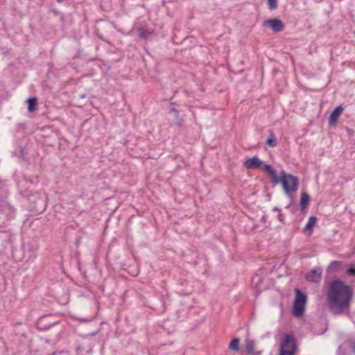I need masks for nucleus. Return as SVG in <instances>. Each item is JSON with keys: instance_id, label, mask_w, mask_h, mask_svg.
<instances>
[{"instance_id": "15", "label": "nucleus", "mask_w": 355, "mask_h": 355, "mask_svg": "<svg viewBox=\"0 0 355 355\" xmlns=\"http://www.w3.org/2000/svg\"><path fill=\"white\" fill-rule=\"evenodd\" d=\"M240 340L237 338H234L230 343L229 348L232 351H238L239 349Z\"/></svg>"}, {"instance_id": "22", "label": "nucleus", "mask_w": 355, "mask_h": 355, "mask_svg": "<svg viewBox=\"0 0 355 355\" xmlns=\"http://www.w3.org/2000/svg\"><path fill=\"white\" fill-rule=\"evenodd\" d=\"M171 111L174 113L175 116L177 117L178 116L179 112L175 107H171Z\"/></svg>"}, {"instance_id": "28", "label": "nucleus", "mask_w": 355, "mask_h": 355, "mask_svg": "<svg viewBox=\"0 0 355 355\" xmlns=\"http://www.w3.org/2000/svg\"><path fill=\"white\" fill-rule=\"evenodd\" d=\"M85 96V95H82L80 97L84 98Z\"/></svg>"}, {"instance_id": "6", "label": "nucleus", "mask_w": 355, "mask_h": 355, "mask_svg": "<svg viewBox=\"0 0 355 355\" xmlns=\"http://www.w3.org/2000/svg\"><path fill=\"white\" fill-rule=\"evenodd\" d=\"M305 279L307 282L313 283H318L322 279L321 268H313L305 275Z\"/></svg>"}, {"instance_id": "7", "label": "nucleus", "mask_w": 355, "mask_h": 355, "mask_svg": "<svg viewBox=\"0 0 355 355\" xmlns=\"http://www.w3.org/2000/svg\"><path fill=\"white\" fill-rule=\"evenodd\" d=\"M243 164L248 169L259 168L262 166V162L257 156H254L246 159Z\"/></svg>"}, {"instance_id": "25", "label": "nucleus", "mask_w": 355, "mask_h": 355, "mask_svg": "<svg viewBox=\"0 0 355 355\" xmlns=\"http://www.w3.org/2000/svg\"><path fill=\"white\" fill-rule=\"evenodd\" d=\"M256 279H259V275H254L253 277H252V281H255Z\"/></svg>"}, {"instance_id": "16", "label": "nucleus", "mask_w": 355, "mask_h": 355, "mask_svg": "<svg viewBox=\"0 0 355 355\" xmlns=\"http://www.w3.org/2000/svg\"><path fill=\"white\" fill-rule=\"evenodd\" d=\"M150 35V33L144 28L139 29V37L141 39L146 40Z\"/></svg>"}, {"instance_id": "19", "label": "nucleus", "mask_w": 355, "mask_h": 355, "mask_svg": "<svg viewBox=\"0 0 355 355\" xmlns=\"http://www.w3.org/2000/svg\"><path fill=\"white\" fill-rule=\"evenodd\" d=\"M261 167H263V169H264V170H265L268 173H270V172L273 170L272 167L270 165H269V164H263V163H262V166H261Z\"/></svg>"}, {"instance_id": "2", "label": "nucleus", "mask_w": 355, "mask_h": 355, "mask_svg": "<svg viewBox=\"0 0 355 355\" xmlns=\"http://www.w3.org/2000/svg\"><path fill=\"white\" fill-rule=\"evenodd\" d=\"M270 182L276 185L281 183L284 192L288 197H291L292 192H296L299 187V179L291 173H287L285 171L282 170L278 177L276 171L273 169L268 173Z\"/></svg>"}, {"instance_id": "18", "label": "nucleus", "mask_w": 355, "mask_h": 355, "mask_svg": "<svg viewBox=\"0 0 355 355\" xmlns=\"http://www.w3.org/2000/svg\"><path fill=\"white\" fill-rule=\"evenodd\" d=\"M268 6L270 10H273L277 8L278 1L277 0H267Z\"/></svg>"}, {"instance_id": "11", "label": "nucleus", "mask_w": 355, "mask_h": 355, "mask_svg": "<svg viewBox=\"0 0 355 355\" xmlns=\"http://www.w3.org/2000/svg\"><path fill=\"white\" fill-rule=\"evenodd\" d=\"M266 144L270 147H275L277 145V138L272 130H270V136L266 141Z\"/></svg>"}, {"instance_id": "10", "label": "nucleus", "mask_w": 355, "mask_h": 355, "mask_svg": "<svg viewBox=\"0 0 355 355\" xmlns=\"http://www.w3.org/2000/svg\"><path fill=\"white\" fill-rule=\"evenodd\" d=\"M28 104V111L29 112H33L37 109V98L36 97L28 98L26 100Z\"/></svg>"}, {"instance_id": "5", "label": "nucleus", "mask_w": 355, "mask_h": 355, "mask_svg": "<svg viewBox=\"0 0 355 355\" xmlns=\"http://www.w3.org/2000/svg\"><path fill=\"white\" fill-rule=\"evenodd\" d=\"M263 26H269L274 32L279 33L284 28V23L279 19H270L263 22Z\"/></svg>"}, {"instance_id": "24", "label": "nucleus", "mask_w": 355, "mask_h": 355, "mask_svg": "<svg viewBox=\"0 0 355 355\" xmlns=\"http://www.w3.org/2000/svg\"><path fill=\"white\" fill-rule=\"evenodd\" d=\"M55 323V322L53 323V324H54ZM51 325H52V324H49V325H45V326L42 327L40 328L42 329H47V328L50 327Z\"/></svg>"}, {"instance_id": "12", "label": "nucleus", "mask_w": 355, "mask_h": 355, "mask_svg": "<svg viewBox=\"0 0 355 355\" xmlns=\"http://www.w3.org/2000/svg\"><path fill=\"white\" fill-rule=\"evenodd\" d=\"M342 266V262L339 261H333L327 267V272L337 271Z\"/></svg>"}, {"instance_id": "13", "label": "nucleus", "mask_w": 355, "mask_h": 355, "mask_svg": "<svg viewBox=\"0 0 355 355\" xmlns=\"http://www.w3.org/2000/svg\"><path fill=\"white\" fill-rule=\"evenodd\" d=\"M255 347V342L253 340L247 341L245 352L247 354L250 355L253 353Z\"/></svg>"}, {"instance_id": "27", "label": "nucleus", "mask_w": 355, "mask_h": 355, "mask_svg": "<svg viewBox=\"0 0 355 355\" xmlns=\"http://www.w3.org/2000/svg\"><path fill=\"white\" fill-rule=\"evenodd\" d=\"M42 319H43V318H40V324L41 323Z\"/></svg>"}, {"instance_id": "26", "label": "nucleus", "mask_w": 355, "mask_h": 355, "mask_svg": "<svg viewBox=\"0 0 355 355\" xmlns=\"http://www.w3.org/2000/svg\"><path fill=\"white\" fill-rule=\"evenodd\" d=\"M64 0H56L58 3H62Z\"/></svg>"}, {"instance_id": "4", "label": "nucleus", "mask_w": 355, "mask_h": 355, "mask_svg": "<svg viewBox=\"0 0 355 355\" xmlns=\"http://www.w3.org/2000/svg\"><path fill=\"white\" fill-rule=\"evenodd\" d=\"M295 297L293 305V314L295 317H301L304 315L307 296L299 288L295 289Z\"/></svg>"}, {"instance_id": "20", "label": "nucleus", "mask_w": 355, "mask_h": 355, "mask_svg": "<svg viewBox=\"0 0 355 355\" xmlns=\"http://www.w3.org/2000/svg\"><path fill=\"white\" fill-rule=\"evenodd\" d=\"M277 218L279 220V221H280L281 223H284V215L281 213V211L279 213L278 216H277Z\"/></svg>"}, {"instance_id": "3", "label": "nucleus", "mask_w": 355, "mask_h": 355, "mask_svg": "<svg viewBox=\"0 0 355 355\" xmlns=\"http://www.w3.org/2000/svg\"><path fill=\"white\" fill-rule=\"evenodd\" d=\"M297 349L295 336L293 334H284L281 338L279 355H295Z\"/></svg>"}, {"instance_id": "1", "label": "nucleus", "mask_w": 355, "mask_h": 355, "mask_svg": "<svg viewBox=\"0 0 355 355\" xmlns=\"http://www.w3.org/2000/svg\"><path fill=\"white\" fill-rule=\"evenodd\" d=\"M353 298L352 288L340 279L332 280L327 288V303L335 315H341L349 309Z\"/></svg>"}, {"instance_id": "23", "label": "nucleus", "mask_w": 355, "mask_h": 355, "mask_svg": "<svg viewBox=\"0 0 355 355\" xmlns=\"http://www.w3.org/2000/svg\"><path fill=\"white\" fill-rule=\"evenodd\" d=\"M272 211H278L279 213L281 211V209L279 207H275L272 208Z\"/></svg>"}, {"instance_id": "9", "label": "nucleus", "mask_w": 355, "mask_h": 355, "mask_svg": "<svg viewBox=\"0 0 355 355\" xmlns=\"http://www.w3.org/2000/svg\"><path fill=\"white\" fill-rule=\"evenodd\" d=\"M310 202V196L306 192H303L301 195L300 205L301 210L306 209Z\"/></svg>"}, {"instance_id": "21", "label": "nucleus", "mask_w": 355, "mask_h": 355, "mask_svg": "<svg viewBox=\"0 0 355 355\" xmlns=\"http://www.w3.org/2000/svg\"><path fill=\"white\" fill-rule=\"evenodd\" d=\"M350 347L354 354H355V341H353L350 344Z\"/></svg>"}, {"instance_id": "17", "label": "nucleus", "mask_w": 355, "mask_h": 355, "mask_svg": "<svg viewBox=\"0 0 355 355\" xmlns=\"http://www.w3.org/2000/svg\"><path fill=\"white\" fill-rule=\"evenodd\" d=\"M346 273L350 277H355V263L349 265Z\"/></svg>"}, {"instance_id": "14", "label": "nucleus", "mask_w": 355, "mask_h": 355, "mask_svg": "<svg viewBox=\"0 0 355 355\" xmlns=\"http://www.w3.org/2000/svg\"><path fill=\"white\" fill-rule=\"evenodd\" d=\"M317 221V218L315 216H310L308 220V223H306L305 226V230H312L313 227Z\"/></svg>"}, {"instance_id": "8", "label": "nucleus", "mask_w": 355, "mask_h": 355, "mask_svg": "<svg viewBox=\"0 0 355 355\" xmlns=\"http://www.w3.org/2000/svg\"><path fill=\"white\" fill-rule=\"evenodd\" d=\"M343 107H342V105H339V106L336 107L333 110V112H331V114L329 118V124L330 126H334V125H336L337 120H338V117L340 116V115L341 114V113L343 112Z\"/></svg>"}]
</instances>
